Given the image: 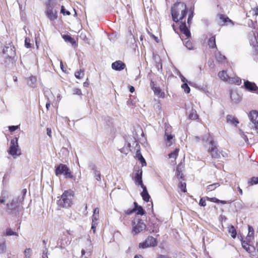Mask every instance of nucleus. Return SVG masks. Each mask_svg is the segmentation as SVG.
I'll return each instance as SVG.
<instances>
[{"mask_svg": "<svg viewBox=\"0 0 258 258\" xmlns=\"http://www.w3.org/2000/svg\"><path fill=\"white\" fill-rule=\"evenodd\" d=\"M187 8L182 2H177L171 7V14L172 20L175 23L181 22L187 15Z\"/></svg>", "mask_w": 258, "mask_h": 258, "instance_id": "1", "label": "nucleus"}, {"mask_svg": "<svg viewBox=\"0 0 258 258\" xmlns=\"http://www.w3.org/2000/svg\"><path fill=\"white\" fill-rule=\"evenodd\" d=\"M209 145L210 146L208 149L207 151L213 159L218 160L221 159V157L224 158L228 157V154L219 148L216 142L214 140L212 139L210 141Z\"/></svg>", "mask_w": 258, "mask_h": 258, "instance_id": "2", "label": "nucleus"}, {"mask_svg": "<svg viewBox=\"0 0 258 258\" xmlns=\"http://www.w3.org/2000/svg\"><path fill=\"white\" fill-rule=\"evenodd\" d=\"M194 15V9L190 8L189 10V13L188 16L187 18V26L185 21L184 20L183 22L182 21L179 22V29L180 31L184 35V36L185 37V40L189 39L191 37L190 32L189 30V28L190 27V25L192 23V18Z\"/></svg>", "mask_w": 258, "mask_h": 258, "instance_id": "3", "label": "nucleus"}, {"mask_svg": "<svg viewBox=\"0 0 258 258\" xmlns=\"http://www.w3.org/2000/svg\"><path fill=\"white\" fill-rule=\"evenodd\" d=\"M74 196V191L71 189L65 190L57 201V204L60 208H69L72 205V200Z\"/></svg>", "mask_w": 258, "mask_h": 258, "instance_id": "4", "label": "nucleus"}, {"mask_svg": "<svg viewBox=\"0 0 258 258\" xmlns=\"http://www.w3.org/2000/svg\"><path fill=\"white\" fill-rule=\"evenodd\" d=\"M131 233L134 235H137L143 232L146 228V225L143 220L139 218L135 217L131 222Z\"/></svg>", "mask_w": 258, "mask_h": 258, "instance_id": "5", "label": "nucleus"}, {"mask_svg": "<svg viewBox=\"0 0 258 258\" xmlns=\"http://www.w3.org/2000/svg\"><path fill=\"white\" fill-rule=\"evenodd\" d=\"M54 172L55 175L57 176L63 175L66 178L73 179L75 178L70 168L64 164L61 163L56 166L55 167Z\"/></svg>", "mask_w": 258, "mask_h": 258, "instance_id": "6", "label": "nucleus"}, {"mask_svg": "<svg viewBox=\"0 0 258 258\" xmlns=\"http://www.w3.org/2000/svg\"><path fill=\"white\" fill-rule=\"evenodd\" d=\"M18 141V138L17 137L11 140L8 150L9 154L12 155L14 158H17L21 154V151L19 148Z\"/></svg>", "mask_w": 258, "mask_h": 258, "instance_id": "7", "label": "nucleus"}, {"mask_svg": "<svg viewBox=\"0 0 258 258\" xmlns=\"http://www.w3.org/2000/svg\"><path fill=\"white\" fill-rule=\"evenodd\" d=\"M157 245V239L152 236H148L144 241L139 243V248L140 249H146L149 247H156Z\"/></svg>", "mask_w": 258, "mask_h": 258, "instance_id": "8", "label": "nucleus"}, {"mask_svg": "<svg viewBox=\"0 0 258 258\" xmlns=\"http://www.w3.org/2000/svg\"><path fill=\"white\" fill-rule=\"evenodd\" d=\"M7 206L10 212L15 215H17L19 210L23 208L22 203L19 198L13 199L10 203L7 204Z\"/></svg>", "mask_w": 258, "mask_h": 258, "instance_id": "9", "label": "nucleus"}, {"mask_svg": "<svg viewBox=\"0 0 258 258\" xmlns=\"http://www.w3.org/2000/svg\"><path fill=\"white\" fill-rule=\"evenodd\" d=\"M71 235L72 233L70 230H66L62 232L58 240V244L61 247H64L70 244L71 239L69 236Z\"/></svg>", "mask_w": 258, "mask_h": 258, "instance_id": "10", "label": "nucleus"}, {"mask_svg": "<svg viewBox=\"0 0 258 258\" xmlns=\"http://www.w3.org/2000/svg\"><path fill=\"white\" fill-rule=\"evenodd\" d=\"M252 240L250 238H246L245 240L241 241V244L242 247L250 254L253 255V253L255 252V248L254 246L252 244Z\"/></svg>", "mask_w": 258, "mask_h": 258, "instance_id": "11", "label": "nucleus"}, {"mask_svg": "<svg viewBox=\"0 0 258 258\" xmlns=\"http://www.w3.org/2000/svg\"><path fill=\"white\" fill-rule=\"evenodd\" d=\"M217 18L218 20V22L221 26H225L230 24L231 26L234 25V23L225 14H218L217 15Z\"/></svg>", "mask_w": 258, "mask_h": 258, "instance_id": "12", "label": "nucleus"}, {"mask_svg": "<svg viewBox=\"0 0 258 258\" xmlns=\"http://www.w3.org/2000/svg\"><path fill=\"white\" fill-rule=\"evenodd\" d=\"M172 127L170 125L165 126L164 140L166 142V145L168 147L172 145L171 140L174 138V135L171 134Z\"/></svg>", "mask_w": 258, "mask_h": 258, "instance_id": "13", "label": "nucleus"}, {"mask_svg": "<svg viewBox=\"0 0 258 258\" xmlns=\"http://www.w3.org/2000/svg\"><path fill=\"white\" fill-rule=\"evenodd\" d=\"M184 169V164L181 161L176 166L175 169V176L178 180H184V175L183 171Z\"/></svg>", "mask_w": 258, "mask_h": 258, "instance_id": "14", "label": "nucleus"}, {"mask_svg": "<svg viewBox=\"0 0 258 258\" xmlns=\"http://www.w3.org/2000/svg\"><path fill=\"white\" fill-rule=\"evenodd\" d=\"M3 52L6 55L7 57L12 58L14 57L16 54L15 47L9 43L8 46H6L3 48Z\"/></svg>", "mask_w": 258, "mask_h": 258, "instance_id": "15", "label": "nucleus"}, {"mask_svg": "<svg viewBox=\"0 0 258 258\" xmlns=\"http://www.w3.org/2000/svg\"><path fill=\"white\" fill-rule=\"evenodd\" d=\"M46 7L45 14L49 19L51 21L56 19L57 18V12L53 9L54 6H46Z\"/></svg>", "mask_w": 258, "mask_h": 258, "instance_id": "16", "label": "nucleus"}, {"mask_svg": "<svg viewBox=\"0 0 258 258\" xmlns=\"http://www.w3.org/2000/svg\"><path fill=\"white\" fill-rule=\"evenodd\" d=\"M142 173L143 171L142 169H138L136 170L133 179L137 185H140L141 187L144 186L142 181Z\"/></svg>", "mask_w": 258, "mask_h": 258, "instance_id": "17", "label": "nucleus"}, {"mask_svg": "<svg viewBox=\"0 0 258 258\" xmlns=\"http://www.w3.org/2000/svg\"><path fill=\"white\" fill-rule=\"evenodd\" d=\"M250 121L253 123L255 129H258V111L252 110L249 113Z\"/></svg>", "mask_w": 258, "mask_h": 258, "instance_id": "18", "label": "nucleus"}, {"mask_svg": "<svg viewBox=\"0 0 258 258\" xmlns=\"http://www.w3.org/2000/svg\"><path fill=\"white\" fill-rule=\"evenodd\" d=\"M111 67L114 70L120 71L125 68V64L121 60H117L112 63Z\"/></svg>", "mask_w": 258, "mask_h": 258, "instance_id": "19", "label": "nucleus"}, {"mask_svg": "<svg viewBox=\"0 0 258 258\" xmlns=\"http://www.w3.org/2000/svg\"><path fill=\"white\" fill-rule=\"evenodd\" d=\"M245 89L250 92L256 91L258 90V87L256 84L253 82H251L249 81H246L244 83Z\"/></svg>", "mask_w": 258, "mask_h": 258, "instance_id": "20", "label": "nucleus"}, {"mask_svg": "<svg viewBox=\"0 0 258 258\" xmlns=\"http://www.w3.org/2000/svg\"><path fill=\"white\" fill-rule=\"evenodd\" d=\"M134 209L137 215H144L145 214V211L143 209L142 206L138 205L136 202L134 203Z\"/></svg>", "mask_w": 258, "mask_h": 258, "instance_id": "21", "label": "nucleus"}, {"mask_svg": "<svg viewBox=\"0 0 258 258\" xmlns=\"http://www.w3.org/2000/svg\"><path fill=\"white\" fill-rule=\"evenodd\" d=\"M152 89L154 91L155 95L157 96L159 98H164L165 96V93L162 91L161 89L159 87L153 86Z\"/></svg>", "mask_w": 258, "mask_h": 258, "instance_id": "22", "label": "nucleus"}, {"mask_svg": "<svg viewBox=\"0 0 258 258\" xmlns=\"http://www.w3.org/2000/svg\"><path fill=\"white\" fill-rule=\"evenodd\" d=\"M142 188H143V190L141 194V196L142 197V198L144 200V201H145L146 202H148L149 201L150 196L148 192L146 187L145 185L142 187Z\"/></svg>", "mask_w": 258, "mask_h": 258, "instance_id": "23", "label": "nucleus"}, {"mask_svg": "<svg viewBox=\"0 0 258 258\" xmlns=\"http://www.w3.org/2000/svg\"><path fill=\"white\" fill-rule=\"evenodd\" d=\"M62 37L66 42L70 43L72 45H75V46L77 45L75 39L70 35L64 34L62 35Z\"/></svg>", "mask_w": 258, "mask_h": 258, "instance_id": "24", "label": "nucleus"}, {"mask_svg": "<svg viewBox=\"0 0 258 258\" xmlns=\"http://www.w3.org/2000/svg\"><path fill=\"white\" fill-rule=\"evenodd\" d=\"M208 44L209 47L211 49L215 48L217 49L216 43V37L215 36H212L208 40Z\"/></svg>", "mask_w": 258, "mask_h": 258, "instance_id": "25", "label": "nucleus"}, {"mask_svg": "<svg viewBox=\"0 0 258 258\" xmlns=\"http://www.w3.org/2000/svg\"><path fill=\"white\" fill-rule=\"evenodd\" d=\"M93 251V246L92 244L90 242L88 246L86 248V249H83L81 251L82 256H83L86 253L88 256H90Z\"/></svg>", "mask_w": 258, "mask_h": 258, "instance_id": "26", "label": "nucleus"}, {"mask_svg": "<svg viewBox=\"0 0 258 258\" xmlns=\"http://www.w3.org/2000/svg\"><path fill=\"white\" fill-rule=\"evenodd\" d=\"M258 15V6H256L249 11L246 14L247 17H256Z\"/></svg>", "mask_w": 258, "mask_h": 258, "instance_id": "27", "label": "nucleus"}, {"mask_svg": "<svg viewBox=\"0 0 258 258\" xmlns=\"http://www.w3.org/2000/svg\"><path fill=\"white\" fill-rule=\"evenodd\" d=\"M27 84L31 87L34 88L37 82V78L35 76H31L27 79Z\"/></svg>", "mask_w": 258, "mask_h": 258, "instance_id": "28", "label": "nucleus"}, {"mask_svg": "<svg viewBox=\"0 0 258 258\" xmlns=\"http://www.w3.org/2000/svg\"><path fill=\"white\" fill-rule=\"evenodd\" d=\"M218 77L223 81L228 82L230 77L228 76L226 71H222L218 73Z\"/></svg>", "mask_w": 258, "mask_h": 258, "instance_id": "29", "label": "nucleus"}, {"mask_svg": "<svg viewBox=\"0 0 258 258\" xmlns=\"http://www.w3.org/2000/svg\"><path fill=\"white\" fill-rule=\"evenodd\" d=\"M228 82L231 84H235L236 85H240L241 83V80L238 77H230Z\"/></svg>", "mask_w": 258, "mask_h": 258, "instance_id": "30", "label": "nucleus"}, {"mask_svg": "<svg viewBox=\"0 0 258 258\" xmlns=\"http://www.w3.org/2000/svg\"><path fill=\"white\" fill-rule=\"evenodd\" d=\"M227 122L231 124L237 125L239 123V121L237 118L231 115H228L226 117Z\"/></svg>", "mask_w": 258, "mask_h": 258, "instance_id": "31", "label": "nucleus"}, {"mask_svg": "<svg viewBox=\"0 0 258 258\" xmlns=\"http://www.w3.org/2000/svg\"><path fill=\"white\" fill-rule=\"evenodd\" d=\"M228 231L233 238H235L237 235V232L234 226L230 225L228 226Z\"/></svg>", "mask_w": 258, "mask_h": 258, "instance_id": "32", "label": "nucleus"}, {"mask_svg": "<svg viewBox=\"0 0 258 258\" xmlns=\"http://www.w3.org/2000/svg\"><path fill=\"white\" fill-rule=\"evenodd\" d=\"M206 199L208 201L217 203V204L221 203L222 204H226L227 203V201H226L220 200L215 197L209 198V197H207Z\"/></svg>", "mask_w": 258, "mask_h": 258, "instance_id": "33", "label": "nucleus"}, {"mask_svg": "<svg viewBox=\"0 0 258 258\" xmlns=\"http://www.w3.org/2000/svg\"><path fill=\"white\" fill-rule=\"evenodd\" d=\"M15 235L18 236V233L14 231L11 228H7L5 232L4 233V236H12Z\"/></svg>", "mask_w": 258, "mask_h": 258, "instance_id": "34", "label": "nucleus"}, {"mask_svg": "<svg viewBox=\"0 0 258 258\" xmlns=\"http://www.w3.org/2000/svg\"><path fill=\"white\" fill-rule=\"evenodd\" d=\"M136 157L138 158V160L140 161L141 163L142 164V166H146V162L145 161V159L142 155L141 152L140 151H137L136 152Z\"/></svg>", "mask_w": 258, "mask_h": 258, "instance_id": "35", "label": "nucleus"}, {"mask_svg": "<svg viewBox=\"0 0 258 258\" xmlns=\"http://www.w3.org/2000/svg\"><path fill=\"white\" fill-rule=\"evenodd\" d=\"M99 217V209L96 208L93 211V214L92 217V221H97Z\"/></svg>", "mask_w": 258, "mask_h": 258, "instance_id": "36", "label": "nucleus"}, {"mask_svg": "<svg viewBox=\"0 0 258 258\" xmlns=\"http://www.w3.org/2000/svg\"><path fill=\"white\" fill-rule=\"evenodd\" d=\"M179 152V148H176L174 150L168 154V157L169 158H173L175 160L177 158L178 153Z\"/></svg>", "mask_w": 258, "mask_h": 258, "instance_id": "37", "label": "nucleus"}, {"mask_svg": "<svg viewBox=\"0 0 258 258\" xmlns=\"http://www.w3.org/2000/svg\"><path fill=\"white\" fill-rule=\"evenodd\" d=\"M220 186V184L218 182L214 183L212 184H210L207 186L206 190L207 192L212 191L215 190L217 187Z\"/></svg>", "mask_w": 258, "mask_h": 258, "instance_id": "38", "label": "nucleus"}, {"mask_svg": "<svg viewBox=\"0 0 258 258\" xmlns=\"http://www.w3.org/2000/svg\"><path fill=\"white\" fill-rule=\"evenodd\" d=\"M179 182L178 183V188L181 190L183 192H186L187 191L186 189V183L183 182L182 180H179Z\"/></svg>", "mask_w": 258, "mask_h": 258, "instance_id": "39", "label": "nucleus"}, {"mask_svg": "<svg viewBox=\"0 0 258 258\" xmlns=\"http://www.w3.org/2000/svg\"><path fill=\"white\" fill-rule=\"evenodd\" d=\"M84 69H80V70L76 71L75 73V76L76 78L78 79H82L85 75Z\"/></svg>", "mask_w": 258, "mask_h": 258, "instance_id": "40", "label": "nucleus"}, {"mask_svg": "<svg viewBox=\"0 0 258 258\" xmlns=\"http://www.w3.org/2000/svg\"><path fill=\"white\" fill-rule=\"evenodd\" d=\"M189 118L191 120H196L198 118L199 115H198L197 111L195 110H192L189 114Z\"/></svg>", "mask_w": 258, "mask_h": 258, "instance_id": "41", "label": "nucleus"}, {"mask_svg": "<svg viewBox=\"0 0 258 258\" xmlns=\"http://www.w3.org/2000/svg\"><path fill=\"white\" fill-rule=\"evenodd\" d=\"M247 183L249 186H252L253 185L258 184V177H252L248 181Z\"/></svg>", "mask_w": 258, "mask_h": 258, "instance_id": "42", "label": "nucleus"}, {"mask_svg": "<svg viewBox=\"0 0 258 258\" xmlns=\"http://www.w3.org/2000/svg\"><path fill=\"white\" fill-rule=\"evenodd\" d=\"M24 258H31L32 249L30 248H27L24 251Z\"/></svg>", "mask_w": 258, "mask_h": 258, "instance_id": "43", "label": "nucleus"}, {"mask_svg": "<svg viewBox=\"0 0 258 258\" xmlns=\"http://www.w3.org/2000/svg\"><path fill=\"white\" fill-rule=\"evenodd\" d=\"M248 233L246 238H250L251 240L254 239V230L251 226H248Z\"/></svg>", "mask_w": 258, "mask_h": 258, "instance_id": "44", "label": "nucleus"}, {"mask_svg": "<svg viewBox=\"0 0 258 258\" xmlns=\"http://www.w3.org/2000/svg\"><path fill=\"white\" fill-rule=\"evenodd\" d=\"M184 44L188 49H192L194 48L192 43L189 39L185 40Z\"/></svg>", "mask_w": 258, "mask_h": 258, "instance_id": "45", "label": "nucleus"}, {"mask_svg": "<svg viewBox=\"0 0 258 258\" xmlns=\"http://www.w3.org/2000/svg\"><path fill=\"white\" fill-rule=\"evenodd\" d=\"M216 57L217 60L220 62H224L226 59V57L224 55H223L220 53L217 54L216 56Z\"/></svg>", "mask_w": 258, "mask_h": 258, "instance_id": "46", "label": "nucleus"}, {"mask_svg": "<svg viewBox=\"0 0 258 258\" xmlns=\"http://www.w3.org/2000/svg\"><path fill=\"white\" fill-rule=\"evenodd\" d=\"M148 230H149V233H156L158 232L159 231V228L157 227V226H154L153 228L149 227L148 228Z\"/></svg>", "mask_w": 258, "mask_h": 258, "instance_id": "47", "label": "nucleus"}, {"mask_svg": "<svg viewBox=\"0 0 258 258\" xmlns=\"http://www.w3.org/2000/svg\"><path fill=\"white\" fill-rule=\"evenodd\" d=\"M181 88L184 90V91L186 93H189L190 92V88L189 87V86L186 83L183 84L181 85Z\"/></svg>", "mask_w": 258, "mask_h": 258, "instance_id": "48", "label": "nucleus"}, {"mask_svg": "<svg viewBox=\"0 0 258 258\" xmlns=\"http://www.w3.org/2000/svg\"><path fill=\"white\" fill-rule=\"evenodd\" d=\"M94 176L97 181H101V175L99 171L96 170L94 172Z\"/></svg>", "mask_w": 258, "mask_h": 258, "instance_id": "49", "label": "nucleus"}, {"mask_svg": "<svg viewBox=\"0 0 258 258\" xmlns=\"http://www.w3.org/2000/svg\"><path fill=\"white\" fill-rule=\"evenodd\" d=\"M31 40L29 37H26L25 39V46L26 47L29 48L31 47V44L30 43Z\"/></svg>", "mask_w": 258, "mask_h": 258, "instance_id": "50", "label": "nucleus"}, {"mask_svg": "<svg viewBox=\"0 0 258 258\" xmlns=\"http://www.w3.org/2000/svg\"><path fill=\"white\" fill-rule=\"evenodd\" d=\"M60 13H62L64 16H66V15L69 16L71 15V13L69 11H67L65 9L64 7L63 6H62L61 7Z\"/></svg>", "mask_w": 258, "mask_h": 258, "instance_id": "51", "label": "nucleus"}, {"mask_svg": "<svg viewBox=\"0 0 258 258\" xmlns=\"http://www.w3.org/2000/svg\"><path fill=\"white\" fill-rule=\"evenodd\" d=\"M56 0H47L45 3V6H55Z\"/></svg>", "mask_w": 258, "mask_h": 258, "instance_id": "52", "label": "nucleus"}, {"mask_svg": "<svg viewBox=\"0 0 258 258\" xmlns=\"http://www.w3.org/2000/svg\"><path fill=\"white\" fill-rule=\"evenodd\" d=\"M98 225L97 221H92L91 229L93 230L94 233L96 232V229Z\"/></svg>", "mask_w": 258, "mask_h": 258, "instance_id": "53", "label": "nucleus"}, {"mask_svg": "<svg viewBox=\"0 0 258 258\" xmlns=\"http://www.w3.org/2000/svg\"><path fill=\"white\" fill-rule=\"evenodd\" d=\"M73 93L74 95H81L82 94V91L79 88H74L73 90Z\"/></svg>", "mask_w": 258, "mask_h": 258, "instance_id": "54", "label": "nucleus"}, {"mask_svg": "<svg viewBox=\"0 0 258 258\" xmlns=\"http://www.w3.org/2000/svg\"><path fill=\"white\" fill-rule=\"evenodd\" d=\"M135 212V209L134 208L132 209H128L124 211V213L126 215H130Z\"/></svg>", "mask_w": 258, "mask_h": 258, "instance_id": "55", "label": "nucleus"}, {"mask_svg": "<svg viewBox=\"0 0 258 258\" xmlns=\"http://www.w3.org/2000/svg\"><path fill=\"white\" fill-rule=\"evenodd\" d=\"M199 205L202 207H205L206 206V200L203 198H201L199 201Z\"/></svg>", "mask_w": 258, "mask_h": 258, "instance_id": "56", "label": "nucleus"}, {"mask_svg": "<svg viewBox=\"0 0 258 258\" xmlns=\"http://www.w3.org/2000/svg\"><path fill=\"white\" fill-rule=\"evenodd\" d=\"M19 128V125H12L9 127V131L11 132H14Z\"/></svg>", "mask_w": 258, "mask_h": 258, "instance_id": "57", "label": "nucleus"}, {"mask_svg": "<svg viewBox=\"0 0 258 258\" xmlns=\"http://www.w3.org/2000/svg\"><path fill=\"white\" fill-rule=\"evenodd\" d=\"M156 258H171V257L168 255L159 254L157 255Z\"/></svg>", "mask_w": 258, "mask_h": 258, "instance_id": "58", "label": "nucleus"}, {"mask_svg": "<svg viewBox=\"0 0 258 258\" xmlns=\"http://www.w3.org/2000/svg\"><path fill=\"white\" fill-rule=\"evenodd\" d=\"M47 251H48L47 248H45V250H44L42 253V258H48Z\"/></svg>", "mask_w": 258, "mask_h": 258, "instance_id": "59", "label": "nucleus"}, {"mask_svg": "<svg viewBox=\"0 0 258 258\" xmlns=\"http://www.w3.org/2000/svg\"><path fill=\"white\" fill-rule=\"evenodd\" d=\"M46 133H47V135L49 137H51V130L50 128L47 127L46 128Z\"/></svg>", "mask_w": 258, "mask_h": 258, "instance_id": "60", "label": "nucleus"}, {"mask_svg": "<svg viewBox=\"0 0 258 258\" xmlns=\"http://www.w3.org/2000/svg\"><path fill=\"white\" fill-rule=\"evenodd\" d=\"M88 79L87 78L86 81H85L83 83L84 87H86V88L89 87V83L88 82Z\"/></svg>", "mask_w": 258, "mask_h": 258, "instance_id": "61", "label": "nucleus"}, {"mask_svg": "<svg viewBox=\"0 0 258 258\" xmlns=\"http://www.w3.org/2000/svg\"><path fill=\"white\" fill-rule=\"evenodd\" d=\"M129 90L130 92L133 93L135 91V88L132 86H129Z\"/></svg>", "mask_w": 258, "mask_h": 258, "instance_id": "62", "label": "nucleus"}, {"mask_svg": "<svg viewBox=\"0 0 258 258\" xmlns=\"http://www.w3.org/2000/svg\"><path fill=\"white\" fill-rule=\"evenodd\" d=\"M5 202V199L4 197H1L0 198V204H4Z\"/></svg>", "mask_w": 258, "mask_h": 258, "instance_id": "63", "label": "nucleus"}, {"mask_svg": "<svg viewBox=\"0 0 258 258\" xmlns=\"http://www.w3.org/2000/svg\"><path fill=\"white\" fill-rule=\"evenodd\" d=\"M50 106V103L49 101L47 102L46 104V108L47 110H48Z\"/></svg>", "mask_w": 258, "mask_h": 258, "instance_id": "64", "label": "nucleus"}]
</instances>
